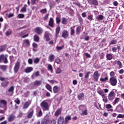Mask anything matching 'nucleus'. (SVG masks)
<instances>
[{
  "instance_id": "obj_1",
  "label": "nucleus",
  "mask_w": 124,
  "mask_h": 124,
  "mask_svg": "<svg viewBox=\"0 0 124 124\" xmlns=\"http://www.w3.org/2000/svg\"><path fill=\"white\" fill-rule=\"evenodd\" d=\"M108 83L111 85V86H112L113 87H116L118 83L117 78L115 77H110L109 78V81Z\"/></svg>"
},
{
  "instance_id": "obj_2",
  "label": "nucleus",
  "mask_w": 124,
  "mask_h": 124,
  "mask_svg": "<svg viewBox=\"0 0 124 124\" xmlns=\"http://www.w3.org/2000/svg\"><path fill=\"white\" fill-rule=\"evenodd\" d=\"M20 66H21V63L19 61H17L15 63L14 67V72L16 74L19 72V69H20Z\"/></svg>"
},
{
  "instance_id": "obj_3",
  "label": "nucleus",
  "mask_w": 124,
  "mask_h": 124,
  "mask_svg": "<svg viewBox=\"0 0 124 124\" xmlns=\"http://www.w3.org/2000/svg\"><path fill=\"white\" fill-rule=\"evenodd\" d=\"M40 105L43 109L48 110L49 105H48V103L46 102V100H44L43 102H42V103L40 104Z\"/></svg>"
},
{
  "instance_id": "obj_4",
  "label": "nucleus",
  "mask_w": 124,
  "mask_h": 124,
  "mask_svg": "<svg viewBox=\"0 0 124 124\" xmlns=\"http://www.w3.org/2000/svg\"><path fill=\"white\" fill-rule=\"evenodd\" d=\"M87 1L90 5H93L94 6L98 5V1L97 0H88Z\"/></svg>"
},
{
  "instance_id": "obj_5",
  "label": "nucleus",
  "mask_w": 124,
  "mask_h": 124,
  "mask_svg": "<svg viewBox=\"0 0 124 124\" xmlns=\"http://www.w3.org/2000/svg\"><path fill=\"white\" fill-rule=\"evenodd\" d=\"M27 33V31L24 30L22 32L19 33L18 35L20 36L22 38H26V37H28L29 36V34H26Z\"/></svg>"
},
{
  "instance_id": "obj_6",
  "label": "nucleus",
  "mask_w": 124,
  "mask_h": 124,
  "mask_svg": "<svg viewBox=\"0 0 124 124\" xmlns=\"http://www.w3.org/2000/svg\"><path fill=\"white\" fill-rule=\"evenodd\" d=\"M69 36V33H68V31L67 30H64L62 31V37H63V38L66 39Z\"/></svg>"
},
{
  "instance_id": "obj_7",
  "label": "nucleus",
  "mask_w": 124,
  "mask_h": 124,
  "mask_svg": "<svg viewBox=\"0 0 124 124\" xmlns=\"http://www.w3.org/2000/svg\"><path fill=\"white\" fill-rule=\"evenodd\" d=\"M115 96H116V93L113 91H111L108 95L109 100H113Z\"/></svg>"
},
{
  "instance_id": "obj_8",
  "label": "nucleus",
  "mask_w": 124,
  "mask_h": 124,
  "mask_svg": "<svg viewBox=\"0 0 124 124\" xmlns=\"http://www.w3.org/2000/svg\"><path fill=\"white\" fill-rule=\"evenodd\" d=\"M48 26L51 28H54L55 27V22L54 21V18L50 17L48 22Z\"/></svg>"
},
{
  "instance_id": "obj_9",
  "label": "nucleus",
  "mask_w": 124,
  "mask_h": 124,
  "mask_svg": "<svg viewBox=\"0 0 124 124\" xmlns=\"http://www.w3.org/2000/svg\"><path fill=\"white\" fill-rule=\"evenodd\" d=\"M34 113V110L32 109H30L29 111L28 114L27 115L28 119H31Z\"/></svg>"
},
{
  "instance_id": "obj_10",
  "label": "nucleus",
  "mask_w": 124,
  "mask_h": 124,
  "mask_svg": "<svg viewBox=\"0 0 124 124\" xmlns=\"http://www.w3.org/2000/svg\"><path fill=\"white\" fill-rule=\"evenodd\" d=\"M99 73H98V71H95L94 72L93 75V78L95 79L96 82L98 81V79H99Z\"/></svg>"
},
{
  "instance_id": "obj_11",
  "label": "nucleus",
  "mask_w": 124,
  "mask_h": 124,
  "mask_svg": "<svg viewBox=\"0 0 124 124\" xmlns=\"http://www.w3.org/2000/svg\"><path fill=\"white\" fill-rule=\"evenodd\" d=\"M7 105V101L5 100H0V108H3L4 107H6Z\"/></svg>"
},
{
  "instance_id": "obj_12",
  "label": "nucleus",
  "mask_w": 124,
  "mask_h": 124,
  "mask_svg": "<svg viewBox=\"0 0 124 124\" xmlns=\"http://www.w3.org/2000/svg\"><path fill=\"white\" fill-rule=\"evenodd\" d=\"M35 32L37 33V34H42L43 32V29L41 28V27H37L35 29Z\"/></svg>"
},
{
  "instance_id": "obj_13",
  "label": "nucleus",
  "mask_w": 124,
  "mask_h": 124,
  "mask_svg": "<svg viewBox=\"0 0 124 124\" xmlns=\"http://www.w3.org/2000/svg\"><path fill=\"white\" fill-rule=\"evenodd\" d=\"M44 36L46 38V41H50V33H49V31H46Z\"/></svg>"
},
{
  "instance_id": "obj_14",
  "label": "nucleus",
  "mask_w": 124,
  "mask_h": 124,
  "mask_svg": "<svg viewBox=\"0 0 124 124\" xmlns=\"http://www.w3.org/2000/svg\"><path fill=\"white\" fill-rule=\"evenodd\" d=\"M42 84V81L41 80H35L33 82V85L35 87H38Z\"/></svg>"
},
{
  "instance_id": "obj_15",
  "label": "nucleus",
  "mask_w": 124,
  "mask_h": 124,
  "mask_svg": "<svg viewBox=\"0 0 124 124\" xmlns=\"http://www.w3.org/2000/svg\"><path fill=\"white\" fill-rule=\"evenodd\" d=\"M64 122V118L63 116H60L58 120V124H63Z\"/></svg>"
},
{
  "instance_id": "obj_16",
  "label": "nucleus",
  "mask_w": 124,
  "mask_h": 124,
  "mask_svg": "<svg viewBox=\"0 0 124 124\" xmlns=\"http://www.w3.org/2000/svg\"><path fill=\"white\" fill-rule=\"evenodd\" d=\"M30 45H31V44L29 39H25L23 40V46H30Z\"/></svg>"
},
{
  "instance_id": "obj_17",
  "label": "nucleus",
  "mask_w": 124,
  "mask_h": 124,
  "mask_svg": "<svg viewBox=\"0 0 124 124\" xmlns=\"http://www.w3.org/2000/svg\"><path fill=\"white\" fill-rule=\"evenodd\" d=\"M15 120V115L14 114H11L9 116V117L8 118V122H12Z\"/></svg>"
},
{
  "instance_id": "obj_18",
  "label": "nucleus",
  "mask_w": 124,
  "mask_h": 124,
  "mask_svg": "<svg viewBox=\"0 0 124 124\" xmlns=\"http://www.w3.org/2000/svg\"><path fill=\"white\" fill-rule=\"evenodd\" d=\"M32 70H33V68H32V67H28L25 69L24 71L26 73H31Z\"/></svg>"
},
{
  "instance_id": "obj_19",
  "label": "nucleus",
  "mask_w": 124,
  "mask_h": 124,
  "mask_svg": "<svg viewBox=\"0 0 124 124\" xmlns=\"http://www.w3.org/2000/svg\"><path fill=\"white\" fill-rule=\"evenodd\" d=\"M53 91L54 93H59V91H60V88L58 86H55L53 88Z\"/></svg>"
},
{
  "instance_id": "obj_20",
  "label": "nucleus",
  "mask_w": 124,
  "mask_h": 124,
  "mask_svg": "<svg viewBox=\"0 0 124 124\" xmlns=\"http://www.w3.org/2000/svg\"><path fill=\"white\" fill-rule=\"evenodd\" d=\"M62 108H59L57 109V110L55 112V116L56 117H58V116H59V115H61V114H62Z\"/></svg>"
},
{
  "instance_id": "obj_21",
  "label": "nucleus",
  "mask_w": 124,
  "mask_h": 124,
  "mask_svg": "<svg viewBox=\"0 0 124 124\" xmlns=\"http://www.w3.org/2000/svg\"><path fill=\"white\" fill-rule=\"evenodd\" d=\"M43 113H42V110L40 109L39 110H37L36 113V115L38 118H40V117H42Z\"/></svg>"
},
{
  "instance_id": "obj_22",
  "label": "nucleus",
  "mask_w": 124,
  "mask_h": 124,
  "mask_svg": "<svg viewBox=\"0 0 124 124\" xmlns=\"http://www.w3.org/2000/svg\"><path fill=\"white\" fill-rule=\"evenodd\" d=\"M118 43V41L117 40H112L109 43L108 46H111V45H116Z\"/></svg>"
},
{
  "instance_id": "obj_23",
  "label": "nucleus",
  "mask_w": 124,
  "mask_h": 124,
  "mask_svg": "<svg viewBox=\"0 0 124 124\" xmlns=\"http://www.w3.org/2000/svg\"><path fill=\"white\" fill-rule=\"evenodd\" d=\"M30 104H31L29 102H28V101L26 102L23 106V109H28V108H29V106H30Z\"/></svg>"
},
{
  "instance_id": "obj_24",
  "label": "nucleus",
  "mask_w": 124,
  "mask_h": 124,
  "mask_svg": "<svg viewBox=\"0 0 124 124\" xmlns=\"http://www.w3.org/2000/svg\"><path fill=\"white\" fill-rule=\"evenodd\" d=\"M106 58L108 61H111V60H113V54H107Z\"/></svg>"
},
{
  "instance_id": "obj_25",
  "label": "nucleus",
  "mask_w": 124,
  "mask_h": 124,
  "mask_svg": "<svg viewBox=\"0 0 124 124\" xmlns=\"http://www.w3.org/2000/svg\"><path fill=\"white\" fill-rule=\"evenodd\" d=\"M46 90H48V91L50 92V93H53V91H52V86H51L50 84H47L46 85Z\"/></svg>"
},
{
  "instance_id": "obj_26",
  "label": "nucleus",
  "mask_w": 124,
  "mask_h": 124,
  "mask_svg": "<svg viewBox=\"0 0 124 124\" xmlns=\"http://www.w3.org/2000/svg\"><path fill=\"white\" fill-rule=\"evenodd\" d=\"M0 69L3 71H6V69H7V65H0Z\"/></svg>"
},
{
  "instance_id": "obj_27",
  "label": "nucleus",
  "mask_w": 124,
  "mask_h": 124,
  "mask_svg": "<svg viewBox=\"0 0 124 124\" xmlns=\"http://www.w3.org/2000/svg\"><path fill=\"white\" fill-rule=\"evenodd\" d=\"M61 31V28L60 27H57L56 29V37H58L59 36V34Z\"/></svg>"
},
{
  "instance_id": "obj_28",
  "label": "nucleus",
  "mask_w": 124,
  "mask_h": 124,
  "mask_svg": "<svg viewBox=\"0 0 124 124\" xmlns=\"http://www.w3.org/2000/svg\"><path fill=\"white\" fill-rule=\"evenodd\" d=\"M67 23V18L65 17H62V23L63 24V25H66Z\"/></svg>"
},
{
  "instance_id": "obj_29",
  "label": "nucleus",
  "mask_w": 124,
  "mask_h": 124,
  "mask_svg": "<svg viewBox=\"0 0 124 124\" xmlns=\"http://www.w3.org/2000/svg\"><path fill=\"white\" fill-rule=\"evenodd\" d=\"M70 120H71V117H70V116H66L65 118V124H68V122H69V121H70Z\"/></svg>"
},
{
  "instance_id": "obj_30",
  "label": "nucleus",
  "mask_w": 124,
  "mask_h": 124,
  "mask_svg": "<svg viewBox=\"0 0 124 124\" xmlns=\"http://www.w3.org/2000/svg\"><path fill=\"white\" fill-rule=\"evenodd\" d=\"M49 7L50 9H52L54 6H56V3L53 1H51L49 4Z\"/></svg>"
},
{
  "instance_id": "obj_31",
  "label": "nucleus",
  "mask_w": 124,
  "mask_h": 124,
  "mask_svg": "<svg viewBox=\"0 0 124 124\" xmlns=\"http://www.w3.org/2000/svg\"><path fill=\"white\" fill-rule=\"evenodd\" d=\"M62 72V70L60 67L57 68L55 71L56 74H61Z\"/></svg>"
},
{
  "instance_id": "obj_32",
  "label": "nucleus",
  "mask_w": 124,
  "mask_h": 124,
  "mask_svg": "<svg viewBox=\"0 0 124 124\" xmlns=\"http://www.w3.org/2000/svg\"><path fill=\"white\" fill-rule=\"evenodd\" d=\"M117 64L118 65V69H121V68H123V64L122 62L120 61H118L117 62Z\"/></svg>"
},
{
  "instance_id": "obj_33",
  "label": "nucleus",
  "mask_w": 124,
  "mask_h": 124,
  "mask_svg": "<svg viewBox=\"0 0 124 124\" xmlns=\"http://www.w3.org/2000/svg\"><path fill=\"white\" fill-rule=\"evenodd\" d=\"M49 120L48 119H44L42 121L41 124H47L49 123Z\"/></svg>"
},
{
  "instance_id": "obj_34",
  "label": "nucleus",
  "mask_w": 124,
  "mask_h": 124,
  "mask_svg": "<svg viewBox=\"0 0 124 124\" xmlns=\"http://www.w3.org/2000/svg\"><path fill=\"white\" fill-rule=\"evenodd\" d=\"M74 28H75V26H74L73 27H71V32L70 34L71 35H74V34L75 33V30L74 29Z\"/></svg>"
},
{
  "instance_id": "obj_35",
  "label": "nucleus",
  "mask_w": 124,
  "mask_h": 124,
  "mask_svg": "<svg viewBox=\"0 0 124 124\" xmlns=\"http://www.w3.org/2000/svg\"><path fill=\"white\" fill-rule=\"evenodd\" d=\"M81 116H87L88 115V110L85 108V110L82 111V113L80 114Z\"/></svg>"
},
{
  "instance_id": "obj_36",
  "label": "nucleus",
  "mask_w": 124,
  "mask_h": 124,
  "mask_svg": "<svg viewBox=\"0 0 124 124\" xmlns=\"http://www.w3.org/2000/svg\"><path fill=\"white\" fill-rule=\"evenodd\" d=\"M81 32V27L78 26L76 29V33L77 34H80Z\"/></svg>"
},
{
  "instance_id": "obj_37",
  "label": "nucleus",
  "mask_w": 124,
  "mask_h": 124,
  "mask_svg": "<svg viewBox=\"0 0 124 124\" xmlns=\"http://www.w3.org/2000/svg\"><path fill=\"white\" fill-rule=\"evenodd\" d=\"M84 95H85V94H84V93H80L78 95V98L80 100L82 99V97H84Z\"/></svg>"
},
{
  "instance_id": "obj_38",
  "label": "nucleus",
  "mask_w": 124,
  "mask_h": 124,
  "mask_svg": "<svg viewBox=\"0 0 124 124\" xmlns=\"http://www.w3.org/2000/svg\"><path fill=\"white\" fill-rule=\"evenodd\" d=\"M48 59L50 62H53L55 59V56H54V55H50L48 57Z\"/></svg>"
},
{
  "instance_id": "obj_39",
  "label": "nucleus",
  "mask_w": 124,
  "mask_h": 124,
  "mask_svg": "<svg viewBox=\"0 0 124 124\" xmlns=\"http://www.w3.org/2000/svg\"><path fill=\"white\" fill-rule=\"evenodd\" d=\"M98 93L100 94V95L102 96V97H104L105 96V94L104 93V92L102 90H100L98 92Z\"/></svg>"
},
{
  "instance_id": "obj_40",
  "label": "nucleus",
  "mask_w": 124,
  "mask_h": 124,
  "mask_svg": "<svg viewBox=\"0 0 124 124\" xmlns=\"http://www.w3.org/2000/svg\"><path fill=\"white\" fill-rule=\"evenodd\" d=\"M34 40L36 42H38V41H39V37H38V36H37V35H34Z\"/></svg>"
},
{
  "instance_id": "obj_41",
  "label": "nucleus",
  "mask_w": 124,
  "mask_h": 124,
  "mask_svg": "<svg viewBox=\"0 0 124 124\" xmlns=\"http://www.w3.org/2000/svg\"><path fill=\"white\" fill-rule=\"evenodd\" d=\"M7 85H8V82L5 81L2 83H1L2 87H3V88H6L7 87Z\"/></svg>"
},
{
  "instance_id": "obj_42",
  "label": "nucleus",
  "mask_w": 124,
  "mask_h": 124,
  "mask_svg": "<svg viewBox=\"0 0 124 124\" xmlns=\"http://www.w3.org/2000/svg\"><path fill=\"white\" fill-rule=\"evenodd\" d=\"M27 5H25L24 7H23L20 10V12L25 13L27 11Z\"/></svg>"
},
{
  "instance_id": "obj_43",
  "label": "nucleus",
  "mask_w": 124,
  "mask_h": 124,
  "mask_svg": "<svg viewBox=\"0 0 124 124\" xmlns=\"http://www.w3.org/2000/svg\"><path fill=\"white\" fill-rule=\"evenodd\" d=\"M39 62H40V58H36L34 59V63H36V64L38 63Z\"/></svg>"
},
{
  "instance_id": "obj_44",
  "label": "nucleus",
  "mask_w": 124,
  "mask_h": 124,
  "mask_svg": "<svg viewBox=\"0 0 124 124\" xmlns=\"http://www.w3.org/2000/svg\"><path fill=\"white\" fill-rule=\"evenodd\" d=\"M9 93H13L14 92V86H12L8 90Z\"/></svg>"
},
{
  "instance_id": "obj_45",
  "label": "nucleus",
  "mask_w": 124,
  "mask_h": 124,
  "mask_svg": "<svg viewBox=\"0 0 124 124\" xmlns=\"http://www.w3.org/2000/svg\"><path fill=\"white\" fill-rule=\"evenodd\" d=\"M11 34H12V30H9L6 32V35H7V36H9V35H11Z\"/></svg>"
},
{
  "instance_id": "obj_46",
  "label": "nucleus",
  "mask_w": 124,
  "mask_h": 124,
  "mask_svg": "<svg viewBox=\"0 0 124 124\" xmlns=\"http://www.w3.org/2000/svg\"><path fill=\"white\" fill-rule=\"evenodd\" d=\"M103 98V101L105 102V103H107L108 102V99L107 98V97L106 96H104V97H102Z\"/></svg>"
},
{
  "instance_id": "obj_47",
  "label": "nucleus",
  "mask_w": 124,
  "mask_h": 124,
  "mask_svg": "<svg viewBox=\"0 0 124 124\" xmlns=\"http://www.w3.org/2000/svg\"><path fill=\"white\" fill-rule=\"evenodd\" d=\"M38 77V76H39V71H37L35 73V74L32 76V79H33V77Z\"/></svg>"
},
{
  "instance_id": "obj_48",
  "label": "nucleus",
  "mask_w": 124,
  "mask_h": 124,
  "mask_svg": "<svg viewBox=\"0 0 124 124\" xmlns=\"http://www.w3.org/2000/svg\"><path fill=\"white\" fill-rule=\"evenodd\" d=\"M108 80V77H106L104 78H101L100 79V81H101V82H105V81H107Z\"/></svg>"
},
{
  "instance_id": "obj_49",
  "label": "nucleus",
  "mask_w": 124,
  "mask_h": 124,
  "mask_svg": "<svg viewBox=\"0 0 124 124\" xmlns=\"http://www.w3.org/2000/svg\"><path fill=\"white\" fill-rule=\"evenodd\" d=\"M78 20L80 24V25H83V18H82V17H81L80 16L78 17Z\"/></svg>"
},
{
  "instance_id": "obj_50",
  "label": "nucleus",
  "mask_w": 124,
  "mask_h": 124,
  "mask_svg": "<svg viewBox=\"0 0 124 124\" xmlns=\"http://www.w3.org/2000/svg\"><path fill=\"white\" fill-rule=\"evenodd\" d=\"M40 12L42 14H45V13H47V9H43L40 11Z\"/></svg>"
},
{
  "instance_id": "obj_51",
  "label": "nucleus",
  "mask_w": 124,
  "mask_h": 124,
  "mask_svg": "<svg viewBox=\"0 0 124 124\" xmlns=\"http://www.w3.org/2000/svg\"><path fill=\"white\" fill-rule=\"evenodd\" d=\"M48 69L49 71H51V73L53 72V67L51 64L48 65Z\"/></svg>"
},
{
  "instance_id": "obj_52",
  "label": "nucleus",
  "mask_w": 124,
  "mask_h": 124,
  "mask_svg": "<svg viewBox=\"0 0 124 124\" xmlns=\"http://www.w3.org/2000/svg\"><path fill=\"white\" fill-rule=\"evenodd\" d=\"M4 58H5V56L3 55H0V62H3V61H4Z\"/></svg>"
},
{
  "instance_id": "obj_53",
  "label": "nucleus",
  "mask_w": 124,
  "mask_h": 124,
  "mask_svg": "<svg viewBox=\"0 0 124 124\" xmlns=\"http://www.w3.org/2000/svg\"><path fill=\"white\" fill-rule=\"evenodd\" d=\"M17 17H18L19 19H23V18H25V15L22 14H20L17 16Z\"/></svg>"
},
{
  "instance_id": "obj_54",
  "label": "nucleus",
  "mask_w": 124,
  "mask_h": 124,
  "mask_svg": "<svg viewBox=\"0 0 124 124\" xmlns=\"http://www.w3.org/2000/svg\"><path fill=\"white\" fill-rule=\"evenodd\" d=\"M64 48V46H57L56 47V49L57 50H59V51H61V50H62L63 48Z\"/></svg>"
},
{
  "instance_id": "obj_55",
  "label": "nucleus",
  "mask_w": 124,
  "mask_h": 124,
  "mask_svg": "<svg viewBox=\"0 0 124 124\" xmlns=\"http://www.w3.org/2000/svg\"><path fill=\"white\" fill-rule=\"evenodd\" d=\"M56 21L57 24H60V23H61V17L57 16L56 18Z\"/></svg>"
},
{
  "instance_id": "obj_56",
  "label": "nucleus",
  "mask_w": 124,
  "mask_h": 124,
  "mask_svg": "<svg viewBox=\"0 0 124 124\" xmlns=\"http://www.w3.org/2000/svg\"><path fill=\"white\" fill-rule=\"evenodd\" d=\"M74 4H75V5H77V6H78V7H81V8H83V6H81V3H80L79 2H77L75 3Z\"/></svg>"
},
{
  "instance_id": "obj_57",
  "label": "nucleus",
  "mask_w": 124,
  "mask_h": 124,
  "mask_svg": "<svg viewBox=\"0 0 124 124\" xmlns=\"http://www.w3.org/2000/svg\"><path fill=\"white\" fill-rule=\"evenodd\" d=\"M104 18V16L103 15H100L98 16L97 19L98 20H103Z\"/></svg>"
},
{
  "instance_id": "obj_58",
  "label": "nucleus",
  "mask_w": 124,
  "mask_h": 124,
  "mask_svg": "<svg viewBox=\"0 0 124 124\" xmlns=\"http://www.w3.org/2000/svg\"><path fill=\"white\" fill-rule=\"evenodd\" d=\"M48 81L49 82L50 84H55V83H58V82L55 80H48Z\"/></svg>"
},
{
  "instance_id": "obj_59",
  "label": "nucleus",
  "mask_w": 124,
  "mask_h": 124,
  "mask_svg": "<svg viewBox=\"0 0 124 124\" xmlns=\"http://www.w3.org/2000/svg\"><path fill=\"white\" fill-rule=\"evenodd\" d=\"M117 118H119V119H124V114H119L118 115V116L117 117Z\"/></svg>"
},
{
  "instance_id": "obj_60",
  "label": "nucleus",
  "mask_w": 124,
  "mask_h": 124,
  "mask_svg": "<svg viewBox=\"0 0 124 124\" xmlns=\"http://www.w3.org/2000/svg\"><path fill=\"white\" fill-rule=\"evenodd\" d=\"M48 18H49V14H46L44 17L43 20H44V21H46Z\"/></svg>"
},
{
  "instance_id": "obj_61",
  "label": "nucleus",
  "mask_w": 124,
  "mask_h": 124,
  "mask_svg": "<svg viewBox=\"0 0 124 124\" xmlns=\"http://www.w3.org/2000/svg\"><path fill=\"white\" fill-rule=\"evenodd\" d=\"M91 74L90 72H88L85 75V79H87V78H89V77L90 76V74Z\"/></svg>"
},
{
  "instance_id": "obj_62",
  "label": "nucleus",
  "mask_w": 124,
  "mask_h": 124,
  "mask_svg": "<svg viewBox=\"0 0 124 124\" xmlns=\"http://www.w3.org/2000/svg\"><path fill=\"white\" fill-rule=\"evenodd\" d=\"M109 75L110 77H115V72L114 71H111Z\"/></svg>"
},
{
  "instance_id": "obj_63",
  "label": "nucleus",
  "mask_w": 124,
  "mask_h": 124,
  "mask_svg": "<svg viewBox=\"0 0 124 124\" xmlns=\"http://www.w3.org/2000/svg\"><path fill=\"white\" fill-rule=\"evenodd\" d=\"M61 62H62V61H61V59H57L55 60V62H56V63H57V64H60V63H61Z\"/></svg>"
},
{
  "instance_id": "obj_64",
  "label": "nucleus",
  "mask_w": 124,
  "mask_h": 124,
  "mask_svg": "<svg viewBox=\"0 0 124 124\" xmlns=\"http://www.w3.org/2000/svg\"><path fill=\"white\" fill-rule=\"evenodd\" d=\"M106 108L107 109H111V108H112V106L110 104H107L106 106Z\"/></svg>"
}]
</instances>
